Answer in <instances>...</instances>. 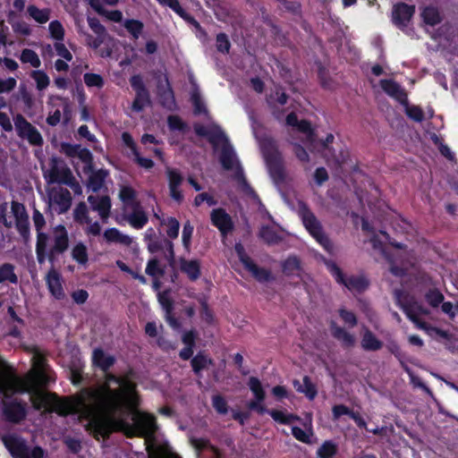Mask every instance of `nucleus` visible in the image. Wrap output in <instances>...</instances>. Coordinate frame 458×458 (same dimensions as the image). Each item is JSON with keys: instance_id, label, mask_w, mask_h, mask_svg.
Listing matches in <instances>:
<instances>
[{"instance_id": "1", "label": "nucleus", "mask_w": 458, "mask_h": 458, "mask_svg": "<svg viewBox=\"0 0 458 458\" xmlns=\"http://www.w3.org/2000/svg\"><path fill=\"white\" fill-rule=\"evenodd\" d=\"M106 386L99 390L87 391L75 402L60 399L55 394H39V399L54 406V411L66 415L81 412L89 419V429L98 438H107L114 431L126 436L151 437L157 428L154 417L132 412L133 424L125 420L129 410L138 405L134 385L113 375L106 377Z\"/></svg>"}, {"instance_id": "2", "label": "nucleus", "mask_w": 458, "mask_h": 458, "mask_svg": "<svg viewBox=\"0 0 458 458\" xmlns=\"http://www.w3.org/2000/svg\"><path fill=\"white\" fill-rule=\"evenodd\" d=\"M259 146L271 179L280 191L285 190L293 178L285 167L276 143L272 138L266 136L259 140Z\"/></svg>"}, {"instance_id": "3", "label": "nucleus", "mask_w": 458, "mask_h": 458, "mask_svg": "<svg viewBox=\"0 0 458 458\" xmlns=\"http://www.w3.org/2000/svg\"><path fill=\"white\" fill-rule=\"evenodd\" d=\"M35 381L36 379L32 376L22 378L14 374L0 370V394H3L4 398H8L17 393L29 392L31 394L32 403L35 409L40 410L44 407L54 411L53 405L45 403L38 396L39 394L50 393L36 388Z\"/></svg>"}, {"instance_id": "4", "label": "nucleus", "mask_w": 458, "mask_h": 458, "mask_svg": "<svg viewBox=\"0 0 458 458\" xmlns=\"http://www.w3.org/2000/svg\"><path fill=\"white\" fill-rule=\"evenodd\" d=\"M2 440L14 458H43L45 451L40 446H29L25 441L13 434L5 435Z\"/></svg>"}, {"instance_id": "5", "label": "nucleus", "mask_w": 458, "mask_h": 458, "mask_svg": "<svg viewBox=\"0 0 458 458\" xmlns=\"http://www.w3.org/2000/svg\"><path fill=\"white\" fill-rule=\"evenodd\" d=\"M69 247L68 233L64 225L55 226L48 235L47 259L53 264Z\"/></svg>"}, {"instance_id": "6", "label": "nucleus", "mask_w": 458, "mask_h": 458, "mask_svg": "<svg viewBox=\"0 0 458 458\" xmlns=\"http://www.w3.org/2000/svg\"><path fill=\"white\" fill-rule=\"evenodd\" d=\"M48 208L58 214L67 212L72 206L71 192L60 186H53L47 190Z\"/></svg>"}, {"instance_id": "7", "label": "nucleus", "mask_w": 458, "mask_h": 458, "mask_svg": "<svg viewBox=\"0 0 458 458\" xmlns=\"http://www.w3.org/2000/svg\"><path fill=\"white\" fill-rule=\"evenodd\" d=\"M301 212L305 227L327 251H331L333 244L329 238L324 233L319 222L313 213L304 205L302 206Z\"/></svg>"}, {"instance_id": "8", "label": "nucleus", "mask_w": 458, "mask_h": 458, "mask_svg": "<svg viewBox=\"0 0 458 458\" xmlns=\"http://www.w3.org/2000/svg\"><path fill=\"white\" fill-rule=\"evenodd\" d=\"M44 176L48 184H65L72 173L63 160L54 157L50 160L49 169L44 172Z\"/></svg>"}, {"instance_id": "9", "label": "nucleus", "mask_w": 458, "mask_h": 458, "mask_svg": "<svg viewBox=\"0 0 458 458\" xmlns=\"http://www.w3.org/2000/svg\"><path fill=\"white\" fill-rule=\"evenodd\" d=\"M13 122L19 137L27 140L34 146H41L43 144V138L39 131L23 115L17 114L13 118Z\"/></svg>"}, {"instance_id": "10", "label": "nucleus", "mask_w": 458, "mask_h": 458, "mask_svg": "<svg viewBox=\"0 0 458 458\" xmlns=\"http://www.w3.org/2000/svg\"><path fill=\"white\" fill-rule=\"evenodd\" d=\"M194 131L197 135L207 138L215 150L229 142L225 132L217 125L204 126L197 123L194 125Z\"/></svg>"}, {"instance_id": "11", "label": "nucleus", "mask_w": 458, "mask_h": 458, "mask_svg": "<svg viewBox=\"0 0 458 458\" xmlns=\"http://www.w3.org/2000/svg\"><path fill=\"white\" fill-rule=\"evenodd\" d=\"M11 211L15 219V226L22 238L28 241L30 238V220L23 204L12 201Z\"/></svg>"}, {"instance_id": "12", "label": "nucleus", "mask_w": 458, "mask_h": 458, "mask_svg": "<svg viewBox=\"0 0 458 458\" xmlns=\"http://www.w3.org/2000/svg\"><path fill=\"white\" fill-rule=\"evenodd\" d=\"M3 415L7 421L14 424L20 423L26 417L25 404L16 400L7 401L3 400Z\"/></svg>"}, {"instance_id": "13", "label": "nucleus", "mask_w": 458, "mask_h": 458, "mask_svg": "<svg viewBox=\"0 0 458 458\" xmlns=\"http://www.w3.org/2000/svg\"><path fill=\"white\" fill-rule=\"evenodd\" d=\"M332 271L336 281L351 291L363 292L369 285V282L363 276H345L336 265L332 266Z\"/></svg>"}, {"instance_id": "14", "label": "nucleus", "mask_w": 458, "mask_h": 458, "mask_svg": "<svg viewBox=\"0 0 458 458\" xmlns=\"http://www.w3.org/2000/svg\"><path fill=\"white\" fill-rule=\"evenodd\" d=\"M157 96L160 104L168 110L175 108L174 92L170 87L167 78H159L157 82Z\"/></svg>"}, {"instance_id": "15", "label": "nucleus", "mask_w": 458, "mask_h": 458, "mask_svg": "<svg viewBox=\"0 0 458 458\" xmlns=\"http://www.w3.org/2000/svg\"><path fill=\"white\" fill-rule=\"evenodd\" d=\"M210 218L212 224L218 228L223 235H226L233 229V223L230 215L223 208L213 209Z\"/></svg>"}, {"instance_id": "16", "label": "nucleus", "mask_w": 458, "mask_h": 458, "mask_svg": "<svg viewBox=\"0 0 458 458\" xmlns=\"http://www.w3.org/2000/svg\"><path fill=\"white\" fill-rule=\"evenodd\" d=\"M88 201L90 205L92 210L97 211L103 220V222H106L107 218L110 216L111 209V199L108 196H94L89 195L88 197Z\"/></svg>"}, {"instance_id": "17", "label": "nucleus", "mask_w": 458, "mask_h": 458, "mask_svg": "<svg viewBox=\"0 0 458 458\" xmlns=\"http://www.w3.org/2000/svg\"><path fill=\"white\" fill-rule=\"evenodd\" d=\"M165 173L169 182L170 196L173 199L181 203L183 199V195L179 187L183 181V177L176 169L171 167H167Z\"/></svg>"}, {"instance_id": "18", "label": "nucleus", "mask_w": 458, "mask_h": 458, "mask_svg": "<svg viewBox=\"0 0 458 458\" xmlns=\"http://www.w3.org/2000/svg\"><path fill=\"white\" fill-rule=\"evenodd\" d=\"M380 85L387 95L394 98L401 104H407V94L398 83L392 80H381Z\"/></svg>"}, {"instance_id": "19", "label": "nucleus", "mask_w": 458, "mask_h": 458, "mask_svg": "<svg viewBox=\"0 0 458 458\" xmlns=\"http://www.w3.org/2000/svg\"><path fill=\"white\" fill-rule=\"evenodd\" d=\"M414 13V6L404 3L396 4L393 11V20L399 26H405Z\"/></svg>"}, {"instance_id": "20", "label": "nucleus", "mask_w": 458, "mask_h": 458, "mask_svg": "<svg viewBox=\"0 0 458 458\" xmlns=\"http://www.w3.org/2000/svg\"><path fill=\"white\" fill-rule=\"evenodd\" d=\"M219 149V160L225 170H233L234 167H238V160L230 142L225 143Z\"/></svg>"}, {"instance_id": "21", "label": "nucleus", "mask_w": 458, "mask_h": 458, "mask_svg": "<svg viewBox=\"0 0 458 458\" xmlns=\"http://www.w3.org/2000/svg\"><path fill=\"white\" fill-rule=\"evenodd\" d=\"M131 213L126 217L127 221L135 228L143 227L148 222V216L140 203L133 201L131 204Z\"/></svg>"}, {"instance_id": "22", "label": "nucleus", "mask_w": 458, "mask_h": 458, "mask_svg": "<svg viewBox=\"0 0 458 458\" xmlns=\"http://www.w3.org/2000/svg\"><path fill=\"white\" fill-rule=\"evenodd\" d=\"M330 331L334 338L340 341L345 348H351L355 344L354 335L348 333L344 328L339 327L335 322L330 323Z\"/></svg>"}, {"instance_id": "23", "label": "nucleus", "mask_w": 458, "mask_h": 458, "mask_svg": "<svg viewBox=\"0 0 458 458\" xmlns=\"http://www.w3.org/2000/svg\"><path fill=\"white\" fill-rule=\"evenodd\" d=\"M407 316L415 323L419 327L428 330L427 323L422 321L421 315L427 314L426 310L417 302H413L408 306L403 305Z\"/></svg>"}, {"instance_id": "24", "label": "nucleus", "mask_w": 458, "mask_h": 458, "mask_svg": "<svg viewBox=\"0 0 458 458\" xmlns=\"http://www.w3.org/2000/svg\"><path fill=\"white\" fill-rule=\"evenodd\" d=\"M47 283L49 291L56 299H62L64 296L60 281V275L54 268L48 272L47 276Z\"/></svg>"}, {"instance_id": "25", "label": "nucleus", "mask_w": 458, "mask_h": 458, "mask_svg": "<svg viewBox=\"0 0 458 458\" xmlns=\"http://www.w3.org/2000/svg\"><path fill=\"white\" fill-rule=\"evenodd\" d=\"M180 267L192 281L197 280L200 276V266L198 260H187L182 258L180 259Z\"/></svg>"}, {"instance_id": "26", "label": "nucleus", "mask_w": 458, "mask_h": 458, "mask_svg": "<svg viewBox=\"0 0 458 458\" xmlns=\"http://www.w3.org/2000/svg\"><path fill=\"white\" fill-rule=\"evenodd\" d=\"M360 344L365 351H377L383 346V343L368 328L363 331Z\"/></svg>"}, {"instance_id": "27", "label": "nucleus", "mask_w": 458, "mask_h": 458, "mask_svg": "<svg viewBox=\"0 0 458 458\" xmlns=\"http://www.w3.org/2000/svg\"><path fill=\"white\" fill-rule=\"evenodd\" d=\"M293 386L298 392L305 394L310 400L314 399L317 394L316 387L308 376L303 377L302 382L294 380Z\"/></svg>"}, {"instance_id": "28", "label": "nucleus", "mask_w": 458, "mask_h": 458, "mask_svg": "<svg viewBox=\"0 0 458 458\" xmlns=\"http://www.w3.org/2000/svg\"><path fill=\"white\" fill-rule=\"evenodd\" d=\"M48 235L47 233H39L37 236L36 253L37 259L39 264H43L47 258L48 252Z\"/></svg>"}, {"instance_id": "29", "label": "nucleus", "mask_w": 458, "mask_h": 458, "mask_svg": "<svg viewBox=\"0 0 458 458\" xmlns=\"http://www.w3.org/2000/svg\"><path fill=\"white\" fill-rule=\"evenodd\" d=\"M106 175L107 172L103 169L92 172L89 178L88 187L94 192L98 191L102 188Z\"/></svg>"}, {"instance_id": "30", "label": "nucleus", "mask_w": 458, "mask_h": 458, "mask_svg": "<svg viewBox=\"0 0 458 458\" xmlns=\"http://www.w3.org/2000/svg\"><path fill=\"white\" fill-rule=\"evenodd\" d=\"M104 238L108 242H119L124 245H130L131 239L128 235L122 234L117 229L111 228L104 233Z\"/></svg>"}, {"instance_id": "31", "label": "nucleus", "mask_w": 458, "mask_h": 458, "mask_svg": "<svg viewBox=\"0 0 458 458\" xmlns=\"http://www.w3.org/2000/svg\"><path fill=\"white\" fill-rule=\"evenodd\" d=\"M259 236L268 245H276L282 242V237L269 226H263Z\"/></svg>"}, {"instance_id": "32", "label": "nucleus", "mask_w": 458, "mask_h": 458, "mask_svg": "<svg viewBox=\"0 0 458 458\" xmlns=\"http://www.w3.org/2000/svg\"><path fill=\"white\" fill-rule=\"evenodd\" d=\"M431 141L437 146L440 154L448 161L452 162L455 160L454 153L443 142V140L434 132H431Z\"/></svg>"}, {"instance_id": "33", "label": "nucleus", "mask_w": 458, "mask_h": 458, "mask_svg": "<svg viewBox=\"0 0 458 458\" xmlns=\"http://www.w3.org/2000/svg\"><path fill=\"white\" fill-rule=\"evenodd\" d=\"M245 268L259 282H267L272 278L271 273L268 270L258 267L253 261L246 266Z\"/></svg>"}, {"instance_id": "34", "label": "nucleus", "mask_w": 458, "mask_h": 458, "mask_svg": "<svg viewBox=\"0 0 458 458\" xmlns=\"http://www.w3.org/2000/svg\"><path fill=\"white\" fill-rule=\"evenodd\" d=\"M93 360L98 367L102 369L106 370L109 367H111L114 360L111 356H106L102 350H95L93 352Z\"/></svg>"}, {"instance_id": "35", "label": "nucleus", "mask_w": 458, "mask_h": 458, "mask_svg": "<svg viewBox=\"0 0 458 458\" xmlns=\"http://www.w3.org/2000/svg\"><path fill=\"white\" fill-rule=\"evenodd\" d=\"M301 270V262L300 259L295 257H289L284 263H283V272L286 276H292L298 274Z\"/></svg>"}, {"instance_id": "36", "label": "nucleus", "mask_w": 458, "mask_h": 458, "mask_svg": "<svg viewBox=\"0 0 458 458\" xmlns=\"http://www.w3.org/2000/svg\"><path fill=\"white\" fill-rule=\"evenodd\" d=\"M150 104V97L148 90L136 92L135 99L131 108L133 111L140 112L146 106Z\"/></svg>"}, {"instance_id": "37", "label": "nucleus", "mask_w": 458, "mask_h": 458, "mask_svg": "<svg viewBox=\"0 0 458 458\" xmlns=\"http://www.w3.org/2000/svg\"><path fill=\"white\" fill-rule=\"evenodd\" d=\"M74 220L80 224H90L91 219L88 216V207L85 202H80L73 210Z\"/></svg>"}, {"instance_id": "38", "label": "nucleus", "mask_w": 458, "mask_h": 458, "mask_svg": "<svg viewBox=\"0 0 458 458\" xmlns=\"http://www.w3.org/2000/svg\"><path fill=\"white\" fill-rule=\"evenodd\" d=\"M27 11L39 23H46L49 20V9H38L35 5H30Z\"/></svg>"}, {"instance_id": "39", "label": "nucleus", "mask_w": 458, "mask_h": 458, "mask_svg": "<svg viewBox=\"0 0 458 458\" xmlns=\"http://www.w3.org/2000/svg\"><path fill=\"white\" fill-rule=\"evenodd\" d=\"M14 267L12 264L5 263L0 267V283L4 281H9L16 284L18 278L13 272Z\"/></svg>"}, {"instance_id": "40", "label": "nucleus", "mask_w": 458, "mask_h": 458, "mask_svg": "<svg viewBox=\"0 0 458 458\" xmlns=\"http://www.w3.org/2000/svg\"><path fill=\"white\" fill-rule=\"evenodd\" d=\"M337 452V446L332 441H326L318 450L319 458H332Z\"/></svg>"}, {"instance_id": "41", "label": "nucleus", "mask_w": 458, "mask_h": 458, "mask_svg": "<svg viewBox=\"0 0 458 458\" xmlns=\"http://www.w3.org/2000/svg\"><path fill=\"white\" fill-rule=\"evenodd\" d=\"M191 102L194 107L193 111L195 114H208L206 106L198 89L193 90L191 94Z\"/></svg>"}, {"instance_id": "42", "label": "nucleus", "mask_w": 458, "mask_h": 458, "mask_svg": "<svg viewBox=\"0 0 458 458\" xmlns=\"http://www.w3.org/2000/svg\"><path fill=\"white\" fill-rule=\"evenodd\" d=\"M72 258L80 264H86L88 261L87 248L83 243L75 245L72 251Z\"/></svg>"}, {"instance_id": "43", "label": "nucleus", "mask_w": 458, "mask_h": 458, "mask_svg": "<svg viewBox=\"0 0 458 458\" xmlns=\"http://www.w3.org/2000/svg\"><path fill=\"white\" fill-rule=\"evenodd\" d=\"M212 360L207 358L205 355L199 353L191 360V366L195 373H199L201 369L206 368L208 364H211Z\"/></svg>"}, {"instance_id": "44", "label": "nucleus", "mask_w": 458, "mask_h": 458, "mask_svg": "<svg viewBox=\"0 0 458 458\" xmlns=\"http://www.w3.org/2000/svg\"><path fill=\"white\" fill-rule=\"evenodd\" d=\"M248 385L250 390L253 392L256 399H258L259 401H264L266 394L261 386L260 381L257 377H251L249 379Z\"/></svg>"}, {"instance_id": "45", "label": "nucleus", "mask_w": 458, "mask_h": 458, "mask_svg": "<svg viewBox=\"0 0 458 458\" xmlns=\"http://www.w3.org/2000/svg\"><path fill=\"white\" fill-rule=\"evenodd\" d=\"M123 26L133 36L138 38L143 29V23L137 20H126Z\"/></svg>"}, {"instance_id": "46", "label": "nucleus", "mask_w": 458, "mask_h": 458, "mask_svg": "<svg viewBox=\"0 0 458 458\" xmlns=\"http://www.w3.org/2000/svg\"><path fill=\"white\" fill-rule=\"evenodd\" d=\"M216 47L217 51L220 53H223V54L229 53V50L231 47V43H230L226 34L219 33L216 35Z\"/></svg>"}, {"instance_id": "47", "label": "nucleus", "mask_w": 458, "mask_h": 458, "mask_svg": "<svg viewBox=\"0 0 458 458\" xmlns=\"http://www.w3.org/2000/svg\"><path fill=\"white\" fill-rule=\"evenodd\" d=\"M21 60L23 63H30L35 68L40 66V60L38 55L31 49H24L21 53Z\"/></svg>"}, {"instance_id": "48", "label": "nucleus", "mask_w": 458, "mask_h": 458, "mask_svg": "<svg viewBox=\"0 0 458 458\" xmlns=\"http://www.w3.org/2000/svg\"><path fill=\"white\" fill-rule=\"evenodd\" d=\"M31 77L37 82V88L39 90L46 89L49 84V78L42 71H33L31 72Z\"/></svg>"}, {"instance_id": "49", "label": "nucleus", "mask_w": 458, "mask_h": 458, "mask_svg": "<svg viewBox=\"0 0 458 458\" xmlns=\"http://www.w3.org/2000/svg\"><path fill=\"white\" fill-rule=\"evenodd\" d=\"M17 96L23 101L27 108H31L33 106L34 101L31 94L27 89L26 85L21 84L20 86Z\"/></svg>"}, {"instance_id": "50", "label": "nucleus", "mask_w": 458, "mask_h": 458, "mask_svg": "<svg viewBox=\"0 0 458 458\" xmlns=\"http://www.w3.org/2000/svg\"><path fill=\"white\" fill-rule=\"evenodd\" d=\"M84 82L89 87L101 88L104 84L103 78L96 73H85Z\"/></svg>"}, {"instance_id": "51", "label": "nucleus", "mask_w": 458, "mask_h": 458, "mask_svg": "<svg viewBox=\"0 0 458 458\" xmlns=\"http://www.w3.org/2000/svg\"><path fill=\"white\" fill-rule=\"evenodd\" d=\"M78 157L86 165L85 169L93 170V157L90 151L87 148H81Z\"/></svg>"}, {"instance_id": "52", "label": "nucleus", "mask_w": 458, "mask_h": 458, "mask_svg": "<svg viewBox=\"0 0 458 458\" xmlns=\"http://www.w3.org/2000/svg\"><path fill=\"white\" fill-rule=\"evenodd\" d=\"M405 107V112L409 117L413 119L414 121L420 122L422 120L423 113L422 110L419 106H409L407 104H402Z\"/></svg>"}, {"instance_id": "53", "label": "nucleus", "mask_w": 458, "mask_h": 458, "mask_svg": "<svg viewBox=\"0 0 458 458\" xmlns=\"http://www.w3.org/2000/svg\"><path fill=\"white\" fill-rule=\"evenodd\" d=\"M88 22L90 29L97 36H106V28L99 22L97 18L88 17Z\"/></svg>"}, {"instance_id": "54", "label": "nucleus", "mask_w": 458, "mask_h": 458, "mask_svg": "<svg viewBox=\"0 0 458 458\" xmlns=\"http://www.w3.org/2000/svg\"><path fill=\"white\" fill-rule=\"evenodd\" d=\"M49 31L54 38L57 40H62L64 38V28L58 21L50 22Z\"/></svg>"}, {"instance_id": "55", "label": "nucleus", "mask_w": 458, "mask_h": 458, "mask_svg": "<svg viewBox=\"0 0 458 458\" xmlns=\"http://www.w3.org/2000/svg\"><path fill=\"white\" fill-rule=\"evenodd\" d=\"M8 205L6 202L0 204V223H2L6 228H11L13 225L11 216H7Z\"/></svg>"}, {"instance_id": "56", "label": "nucleus", "mask_w": 458, "mask_h": 458, "mask_svg": "<svg viewBox=\"0 0 458 458\" xmlns=\"http://www.w3.org/2000/svg\"><path fill=\"white\" fill-rule=\"evenodd\" d=\"M146 273L149 276H155L157 275L163 276L164 270L159 267V262L157 259H150L146 267Z\"/></svg>"}, {"instance_id": "57", "label": "nucleus", "mask_w": 458, "mask_h": 458, "mask_svg": "<svg viewBox=\"0 0 458 458\" xmlns=\"http://www.w3.org/2000/svg\"><path fill=\"white\" fill-rule=\"evenodd\" d=\"M120 198L123 201L127 202L131 207V204L135 200V191L131 187H123L120 191Z\"/></svg>"}, {"instance_id": "58", "label": "nucleus", "mask_w": 458, "mask_h": 458, "mask_svg": "<svg viewBox=\"0 0 458 458\" xmlns=\"http://www.w3.org/2000/svg\"><path fill=\"white\" fill-rule=\"evenodd\" d=\"M158 301L163 309L165 310V314L172 313L173 301L168 297L167 292L159 293Z\"/></svg>"}, {"instance_id": "59", "label": "nucleus", "mask_w": 458, "mask_h": 458, "mask_svg": "<svg viewBox=\"0 0 458 458\" xmlns=\"http://www.w3.org/2000/svg\"><path fill=\"white\" fill-rule=\"evenodd\" d=\"M179 222L175 218L170 217L167 221V235L173 239L176 238L179 233Z\"/></svg>"}, {"instance_id": "60", "label": "nucleus", "mask_w": 458, "mask_h": 458, "mask_svg": "<svg viewBox=\"0 0 458 458\" xmlns=\"http://www.w3.org/2000/svg\"><path fill=\"white\" fill-rule=\"evenodd\" d=\"M32 219H33V223H34L36 231L38 233V235L39 233H43L41 232V230L45 226L46 221H45L43 215L36 208H34Z\"/></svg>"}, {"instance_id": "61", "label": "nucleus", "mask_w": 458, "mask_h": 458, "mask_svg": "<svg viewBox=\"0 0 458 458\" xmlns=\"http://www.w3.org/2000/svg\"><path fill=\"white\" fill-rule=\"evenodd\" d=\"M80 149V145H72L69 143L61 144V151L70 157H78Z\"/></svg>"}, {"instance_id": "62", "label": "nucleus", "mask_w": 458, "mask_h": 458, "mask_svg": "<svg viewBox=\"0 0 458 458\" xmlns=\"http://www.w3.org/2000/svg\"><path fill=\"white\" fill-rule=\"evenodd\" d=\"M234 249L244 267L250 265L252 259L246 254L243 245L242 243H236Z\"/></svg>"}, {"instance_id": "63", "label": "nucleus", "mask_w": 458, "mask_h": 458, "mask_svg": "<svg viewBox=\"0 0 458 458\" xmlns=\"http://www.w3.org/2000/svg\"><path fill=\"white\" fill-rule=\"evenodd\" d=\"M192 232H193V226L191 225L190 221H187L184 224L183 231H182V242L186 249H188L190 246Z\"/></svg>"}, {"instance_id": "64", "label": "nucleus", "mask_w": 458, "mask_h": 458, "mask_svg": "<svg viewBox=\"0 0 458 458\" xmlns=\"http://www.w3.org/2000/svg\"><path fill=\"white\" fill-rule=\"evenodd\" d=\"M213 406L219 413L225 414L227 412L226 402L221 395L213 397Z\"/></svg>"}]
</instances>
